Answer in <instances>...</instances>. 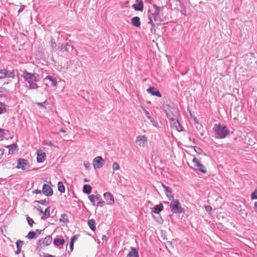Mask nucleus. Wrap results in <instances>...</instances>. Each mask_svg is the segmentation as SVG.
<instances>
[{
    "instance_id": "obj_1",
    "label": "nucleus",
    "mask_w": 257,
    "mask_h": 257,
    "mask_svg": "<svg viewBox=\"0 0 257 257\" xmlns=\"http://www.w3.org/2000/svg\"><path fill=\"white\" fill-rule=\"evenodd\" d=\"M215 137L217 139H223L229 135V131L226 125L221 123L215 124L213 127Z\"/></svg>"
},
{
    "instance_id": "obj_2",
    "label": "nucleus",
    "mask_w": 257,
    "mask_h": 257,
    "mask_svg": "<svg viewBox=\"0 0 257 257\" xmlns=\"http://www.w3.org/2000/svg\"><path fill=\"white\" fill-rule=\"evenodd\" d=\"M171 203L170 207L171 211L172 213L175 214H180L184 212V209L182 207L180 203L177 199H174L170 200Z\"/></svg>"
},
{
    "instance_id": "obj_3",
    "label": "nucleus",
    "mask_w": 257,
    "mask_h": 257,
    "mask_svg": "<svg viewBox=\"0 0 257 257\" xmlns=\"http://www.w3.org/2000/svg\"><path fill=\"white\" fill-rule=\"evenodd\" d=\"M22 77L25 81L29 83L32 81H39L40 76L38 74H33L24 70L23 72Z\"/></svg>"
},
{
    "instance_id": "obj_4",
    "label": "nucleus",
    "mask_w": 257,
    "mask_h": 257,
    "mask_svg": "<svg viewBox=\"0 0 257 257\" xmlns=\"http://www.w3.org/2000/svg\"><path fill=\"white\" fill-rule=\"evenodd\" d=\"M88 198L93 206L96 205V201L97 202V206L103 207L104 205L105 202L102 200L100 195L97 194L96 195L91 194L88 196Z\"/></svg>"
},
{
    "instance_id": "obj_5",
    "label": "nucleus",
    "mask_w": 257,
    "mask_h": 257,
    "mask_svg": "<svg viewBox=\"0 0 257 257\" xmlns=\"http://www.w3.org/2000/svg\"><path fill=\"white\" fill-rule=\"evenodd\" d=\"M159 2V0H149V3L152 5V8H150L149 12L153 16H157L160 14L161 9H163V7H158L155 3Z\"/></svg>"
},
{
    "instance_id": "obj_6",
    "label": "nucleus",
    "mask_w": 257,
    "mask_h": 257,
    "mask_svg": "<svg viewBox=\"0 0 257 257\" xmlns=\"http://www.w3.org/2000/svg\"><path fill=\"white\" fill-rule=\"evenodd\" d=\"M166 17H149V23L153 26L160 24H165L167 23L165 20Z\"/></svg>"
},
{
    "instance_id": "obj_7",
    "label": "nucleus",
    "mask_w": 257,
    "mask_h": 257,
    "mask_svg": "<svg viewBox=\"0 0 257 257\" xmlns=\"http://www.w3.org/2000/svg\"><path fill=\"white\" fill-rule=\"evenodd\" d=\"M73 49L72 46L69 45L68 43H66L65 44L63 43H59L58 45V47L57 48V51H60L62 52H66L67 53L70 52V49L72 51Z\"/></svg>"
},
{
    "instance_id": "obj_8",
    "label": "nucleus",
    "mask_w": 257,
    "mask_h": 257,
    "mask_svg": "<svg viewBox=\"0 0 257 257\" xmlns=\"http://www.w3.org/2000/svg\"><path fill=\"white\" fill-rule=\"evenodd\" d=\"M194 167H196V169L203 173L206 174L207 173V170L205 167L201 164L196 158H194L192 160Z\"/></svg>"
},
{
    "instance_id": "obj_9",
    "label": "nucleus",
    "mask_w": 257,
    "mask_h": 257,
    "mask_svg": "<svg viewBox=\"0 0 257 257\" xmlns=\"http://www.w3.org/2000/svg\"><path fill=\"white\" fill-rule=\"evenodd\" d=\"M52 241V237L50 235H48L45 238L39 240L38 242V245L40 247H43L50 244Z\"/></svg>"
},
{
    "instance_id": "obj_10",
    "label": "nucleus",
    "mask_w": 257,
    "mask_h": 257,
    "mask_svg": "<svg viewBox=\"0 0 257 257\" xmlns=\"http://www.w3.org/2000/svg\"><path fill=\"white\" fill-rule=\"evenodd\" d=\"M30 167L28 161L24 159H19L18 160V165L17 168L26 170Z\"/></svg>"
},
{
    "instance_id": "obj_11",
    "label": "nucleus",
    "mask_w": 257,
    "mask_h": 257,
    "mask_svg": "<svg viewBox=\"0 0 257 257\" xmlns=\"http://www.w3.org/2000/svg\"><path fill=\"white\" fill-rule=\"evenodd\" d=\"M104 164V161L101 156L95 157L93 161V165L94 168H101Z\"/></svg>"
},
{
    "instance_id": "obj_12",
    "label": "nucleus",
    "mask_w": 257,
    "mask_h": 257,
    "mask_svg": "<svg viewBox=\"0 0 257 257\" xmlns=\"http://www.w3.org/2000/svg\"><path fill=\"white\" fill-rule=\"evenodd\" d=\"M147 142V138L145 135L139 136L136 138V142L141 147H144Z\"/></svg>"
},
{
    "instance_id": "obj_13",
    "label": "nucleus",
    "mask_w": 257,
    "mask_h": 257,
    "mask_svg": "<svg viewBox=\"0 0 257 257\" xmlns=\"http://www.w3.org/2000/svg\"><path fill=\"white\" fill-rule=\"evenodd\" d=\"M14 77L13 71H9L6 69L0 70V79H3L6 77L14 78Z\"/></svg>"
},
{
    "instance_id": "obj_14",
    "label": "nucleus",
    "mask_w": 257,
    "mask_h": 257,
    "mask_svg": "<svg viewBox=\"0 0 257 257\" xmlns=\"http://www.w3.org/2000/svg\"><path fill=\"white\" fill-rule=\"evenodd\" d=\"M104 199L107 201L108 204L113 205L114 203L113 196L110 192H105L103 194Z\"/></svg>"
},
{
    "instance_id": "obj_15",
    "label": "nucleus",
    "mask_w": 257,
    "mask_h": 257,
    "mask_svg": "<svg viewBox=\"0 0 257 257\" xmlns=\"http://www.w3.org/2000/svg\"><path fill=\"white\" fill-rule=\"evenodd\" d=\"M170 121L171 125L172 127H174L178 132L182 131V126L178 120H176L175 118L172 119Z\"/></svg>"
},
{
    "instance_id": "obj_16",
    "label": "nucleus",
    "mask_w": 257,
    "mask_h": 257,
    "mask_svg": "<svg viewBox=\"0 0 257 257\" xmlns=\"http://www.w3.org/2000/svg\"><path fill=\"white\" fill-rule=\"evenodd\" d=\"M42 191L43 193L46 196H51L53 194V191L51 187L47 185L44 184L43 186Z\"/></svg>"
},
{
    "instance_id": "obj_17",
    "label": "nucleus",
    "mask_w": 257,
    "mask_h": 257,
    "mask_svg": "<svg viewBox=\"0 0 257 257\" xmlns=\"http://www.w3.org/2000/svg\"><path fill=\"white\" fill-rule=\"evenodd\" d=\"M162 186L164 189L166 195L169 200H172L174 198V196L172 193V189L170 187L166 186L164 184H161Z\"/></svg>"
},
{
    "instance_id": "obj_18",
    "label": "nucleus",
    "mask_w": 257,
    "mask_h": 257,
    "mask_svg": "<svg viewBox=\"0 0 257 257\" xmlns=\"http://www.w3.org/2000/svg\"><path fill=\"white\" fill-rule=\"evenodd\" d=\"M147 91L152 95L156 96L159 97H162V95L160 91L157 90L155 87H150L147 89Z\"/></svg>"
},
{
    "instance_id": "obj_19",
    "label": "nucleus",
    "mask_w": 257,
    "mask_h": 257,
    "mask_svg": "<svg viewBox=\"0 0 257 257\" xmlns=\"http://www.w3.org/2000/svg\"><path fill=\"white\" fill-rule=\"evenodd\" d=\"M46 157V155L45 153L43 152L40 150H38L37 160L38 163L43 162L45 161Z\"/></svg>"
},
{
    "instance_id": "obj_20",
    "label": "nucleus",
    "mask_w": 257,
    "mask_h": 257,
    "mask_svg": "<svg viewBox=\"0 0 257 257\" xmlns=\"http://www.w3.org/2000/svg\"><path fill=\"white\" fill-rule=\"evenodd\" d=\"M143 110L146 115V116L148 117V118L150 120V121L152 122L153 125L155 127H157L158 126V123L157 122L155 121L154 118L152 117L150 114V112L147 110L145 108L143 107Z\"/></svg>"
},
{
    "instance_id": "obj_21",
    "label": "nucleus",
    "mask_w": 257,
    "mask_h": 257,
    "mask_svg": "<svg viewBox=\"0 0 257 257\" xmlns=\"http://www.w3.org/2000/svg\"><path fill=\"white\" fill-rule=\"evenodd\" d=\"M137 4L133 5V7L136 11H143L144 5L142 1L136 0Z\"/></svg>"
},
{
    "instance_id": "obj_22",
    "label": "nucleus",
    "mask_w": 257,
    "mask_h": 257,
    "mask_svg": "<svg viewBox=\"0 0 257 257\" xmlns=\"http://www.w3.org/2000/svg\"><path fill=\"white\" fill-rule=\"evenodd\" d=\"M49 80L50 82L51 86L56 87L57 86V82L55 78L52 77L50 75L47 76L44 79V81Z\"/></svg>"
},
{
    "instance_id": "obj_23",
    "label": "nucleus",
    "mask_w": 257,
    "mask_h": 257,
    "mask_svg": "<svg viewBox=\"0 0 257 257\" xmlns=\"http://www.w3.org/2000/svg\"><path fill=\"white\" fill-rule=\"evenodd\" d=\"M131 251L127 254L126 257H139V253L138 250L133 247H131Z\"/></svg>"
},
{
    "instance_id": "obj_24",
    "label": "nucleus",
    "mask_w": 257,
    "mask_h": 257,
    "mask_svg": "<svg viewBox=\"0 0 257 257\" xmlns=\"http://www.w3.org/2000/svg\"><path fill=\"white\" fill-rule=\"evenodd\" d=\"M163 205H162V204L160 203L154 206V210H153L152 212L156 214H159L161 211L163 210Z\"/></svg>"
},
{
    "instance_id": "obj_25",
    "label": "nucleus",
    "mask_w": 257,
    "mask_h": 257,
    "mask_svg": "<svg viewBox=\"0 0 257 257\" xmlns=\"http://www.w3.org/2000/svg\"><path fill=\"white\" fill-rule=\"evenodd\" d=\"M53 242L55 246H58L60 245H63L65 243V240L63 238L56 237L54 238Z\"/></svg>"
},
{
    "instance_id": "obj_26",
    "label": "nucleus",
    "mask_w": 257,
    "mask_h": 257,
    "mask_svg": "<svg viewBox=\"0 0 257 257\" xmlns=\"http://www.w3.org/2000/svg\"><path fill=\"white\" fill-rule=\"evenodd\" d=\"M24 244V241L19 240L16 242L17 250L15 251L16 254H19L21 252V248Z\"/></svg>"
},
{
    "instance_id": "obj_27",
    "label": "nucleus",
    "mask_w": 257,
    "mask_h": 257,
    "mask_svg": "<svg viewBox=\"0 0 257 257\" xmlns=\"http://www.w3.org/2000/svg\"><path fill=\"white\" fill-rule=\"evenodd\" d=\"M131 22L132 24L137 27H139L140 26V21L139 17H133L131 20Z\"/></svg>"
},
{
    "instance_id": "obj_28",
    "label": "nucleus",
    "mask_w": 257,
    "mask_h": 257,
    "mask_svg": "<svg viewBox=\"0 0 257 257\" xmlns=\"http://www.w3.org/2000/svg\"><path fill=\"white\" fill-rule=\"evenodd\" d=\"M88 224L92 231L96 230L95 221L94 219H90L88 220Z\"/></svg>"
},
{
    "instance_id": "obj_29",
    "label": "nucleus",
    "mask_w": 257,
    "mask_h": 257,
    "mask_svg": "<svg viewBox=\"0 0 257 257\" xmlns=\"http://www.w3.org/2000/svg\"><path fill=\"white\" fill-rule=\"evenodd\" d=\"M9 148V153L10 154H13L14 151L16 150L17 145L16 144H12L7 147Z\"/></svg>"
},
{
    "instance_id": "obj_30",
    "label": "nucleus",
    "mask_w": 257,
    "mask_h": 257,
    "mask_svg": "<svg viewBox=\"0 0 257 257\" xmlns=\"http://www.w3.org/2000/svg\"><path fill=\"white\" fill-rule=\"evenodd\" d=\"M51 48L53 51H57V44L55 42V40L53 37H51Z\"/></svg>"
},
{
    "instance_id": "obj_31",
    "label": "nucleus",
    "mask_w": 257,
    "mask_h": 257,
    "mask_svg": "<svg viewBox=\"0 0 257 257\" xmlns=\"http://www.w3.org/2000/svg\"><path fill=\"white\" fill-rule=\"evenodd\" d=\"M91 187L89 185H84L83 187V191L84 193L89 194L91 193Z\"/></svg>"
},
{
    "instance_id": "obj_32",
    "label": "nucleus",
    "mask_w": 257,
    "mask_h": 257,
    "mask_svg": "<svg viewBox=\"0 0 257 257\" xmlns=\"http://www.w3.org/2000/svg\"><path fill=\"white\" fill-rule=\"evenodd\" d=\"M58 189L59 191L61 193H64L65 191V188L62 182H59L58 183Z\"/></svg>"
},
{
    "instance_id": "obj_33",
    "label": "nucleus",
    "mask_w": 257,
    "mask_h": 257,
    "mask_svg": "<svg viewBox=\"0 0 257 257\" xmlns=\"http://www.w3.org/2000/svg\"><path fill=\"white\" fill-rule=\"evenodd\" d=\"M36 236V233L35 231H30L28 235H27V237L29 239H32L35 238Z\"/></svg>"
},
{
    "instance_id": "obj_34",
    "label": "nucleus",
    "mask_w": 257,
    "mask_h": 257,
    "mask_svg": "<svg viewBox=\"0 0 257 257\" xmlns=\"http://www.w3.org/2000/svg\"><path fill=\"white\" fill-rule=\"evenodd\" d=\"M36 81H32L29 83V88L30 89H35L38 88L37 84L36 83Z\"/></svg>"
},
{
    "instance_id": "obj_35",
    "label": "nucleus",
    "mask_w": 257,
    "mask_h": 257,
    "mask_svg": "<svg viewBox=\"0 0 257 257\" xmlns=\"http://www.w3.org/2000/svg\"><path fill=\"white\" fill-rule=\"evenodd\" d=\"M36 104L39 107L46 108V106L48 104V103L47 100H45L43 102H37Z\"/></svg>"
},
{
    "instance_id": "obj_36",
    "label": "nucleus",
    "mask_w": 257,
    "mask_h": 257,
    "mask_svg": "<svg viewBox=\"0 0 257 257\" xmlns=\"http://www.w3.org/2000/svg\"><path fill=\"white\" fill-rule=\"evenodd\" d=\"M6 111V105L5 103L0 102V114Z\"/></svg>"
},
{
    "instance_id": "obj_37",
    "label": "nucleus",
    "mask_w": 257,
    "mask_h": 257,
    "mask_svg": "<svg viewBox=\"0 0 257 257\" xmlns=\"http://www.w3.org/2000/svg\"><path fill=\"white\" fill-rule=\"evenodd\" d=\"M60 221H63L65 223H67L69 221V220L67 218V216L66 214H63L61 215V217L60 218Z\"/></svg>"
},
{
    "instance_id": "obj_38",
    "label": "nucleus",
    "mask_w": 257,
    "mask_h": 257,
    "mask_svg": "<svg viewBox=\"0 0 257 257\" xmlns=\"http://www.w3.org/2000/svg\"><path fill=\"white\" fill-rule=\"evenodd\" d=\"M50 207H48L47 208H46L44 212H43V214L45 216L46 218H48L50 216Z\"/></svg>"
},
{
    "instance_id": "obj_39",
    "label": "nucleus",
    "mask_w": 257,
    "mask_h": 257,
    "mask_svg": "<svg viewBox=\"0 0 257 257\" xmlns=\"http://www.w3.org/2000/svg\"><path fill=\"white\" fill-rule=\"evenodd\" d=\"M119 168H120V167H119V165H118V164L117 162H114L112 165V170L113 171H116V170H119Z\"/></svg>"
},
{
    "instance_id": "obj_40",
    "label": "nucleus",
    "mask_w": 257,
    "mask_h": 257,
    "mask_svg": "<svg viewBox=\"0 0 257 257\" xmlns=\"http://www.w3.org/2000/svg\"><path fill=\"white\" fill-rule=\"evenodd\" d=\"M252 199H257V189L255 190L251 194Z\"/></svg>"
},
{
    "instance_id": "obj_41",
    "label": "nucleus",
    "mask_w": 257,
    "mask_h": 257,
    "mask_svg": "<svg viewBox=\"0 0 257 257\" xmlns=\"http://www.w3.org/2000/svg\"><path fill=\"white\" fill-rule=\"evenodd\" d=\"M27 220L29 225L32 227L33 223H34L33 220L29 216L27 217Z\"/></svg>"
},
{
    "instance_id": "obj_42",
    "label": "nucleus",
    "mask_w": 257,
    "mask_h": 257,
    "mask_svg": "<svg viewBox=\"0 0 257 257\" xmlns=\"http://www.w3.org/2000/svg\"><path fill=\"white\" fill-rule=\"evenodd\" d=\"M194 150L195 152L198 154H201L203 153V150L199 147H195Z\"/></svg>"
},
{
    "instance_id": "obj_43",
    "label": "nucleus",
    "mask_w": 257,
    "mask_h": 257,
    "mask_svg": "<svg viewBox=\"0 0 257 257\" xmlns=\"http://www.w3.org/2000/svg\"><path fill=\"white\" fill-rule=\"evenodd\" d=\"M5 137V130L2 128H0V140H2Z\"/></svg>"
},
{
    "instance_id": "obj_44",
    "label": "nucleus",
    "mask_w": 257,
    "mask_h": 257,
    "mask_svg": "<svg viewBox=\"0 0 257 257\" xmlns=\"http://www.w3.org/2000/svg\"><path fill=\"white\" fill-rule=\"evenodd\" d=\"M37 202L41 204L45 205H47L48 204L46 200H41L39 201H37Z\"/></svg>"
},
{
    "instance_id": "obj_45",
    "label": "nucleus",
    "mask_w": 257,
    "mask_h": 257,
    "mask_svg": "<svg viewBox=\"0 0 257 257\" xmlns=\"http://www.w3.org/2000/svg\"><path fill=\"white\" fill-rule=\"evenodd\" d=\"M83 165L84 167L86 168V169H88L89 167H90V163L88 161H85L83 162Z\"/></svg>"
},
{
    "instance_id": "obj_46",
    "label": "nucleus",
    "mask_w": 257,
    "mask_h": 257,
    "mask_svg": "<svg viewBox=\"0 0 257 257\" xmlns=\"http://www.w3.org/2000/svg\"><path fill=\"white\" fill-rule=\"evenodd\" d=\"M205 210L206 211L208 212V213H210L212 211V207L210 206H205Z\"/></svg>"
},
{
    "instance_id": "obj_47",
    "label": "nucleus",
    "mask_w": 257,
    "mask_h": 257,
    "mask_svg": "<svg viewBox=\"0 0 257 257\" xmlns=\"http://www.w3.org/2000/svg\"><path fill=\"white\" fill-rule=\"evenodd\" d=\"M166 116L170 121H171L172 119L174 118L173 117L171 116V114L169 112L166 113Z\"/></svg>"
},
{
    "instance_id": "obj_48",
    "label": "nucleus",
    "mask_w": 257,
    "mask_h": 257,
    "mask_svg": "<svg viewBox=\"0 0 257 257\" xmlns=\"http://www.w3.org/2000/svg\"><path fill=\"white\" fill-rule=\"evenodd\" d=\"M5 150L3 149H0V159L2 158V156L4 154Z\"/></svg>"
},
{
    "instance_id": "obj_49",
    "label": "nucleus",
    "mask_w": 257,
    "mask_h": 257,
    "mask_svg": "<svg viewBox=\"0 0 257 257\" xmlns=\"http://www.w3.org/2000/svg\"><path fill=\"white\" fill-rule=\"evenodd\" d=\"M77 239V237L75 235V236H73L71 238V240H70V242H72L73 243L74 242V241Z\"/></svg>"
},
{
    "instance_id": "obj_50",
    "label": "nucleus",
    "mask_w": 257,
    "mask_h": 257,
    "mask_svg": "<svg viewBox=\"0 0 257 257\" xmlns=\"http://www.w3.org/2000/svg\"><path fill=\"white\" fill-rule=\"evenodd\" d=\"M43 144L46 145H48L49 146H53L52 143L51 142H46V143L44 142Z\"/></svg>"
},
{
    "instance_id": "obj_51",
    "label": "nucleus",
    "mask_w": 257,
    "mask_h": 257,
    "mask_svg": "<svg viewBox=\"0 0 257 257\" xmlns=\"http://www.w3.org/2000/svg\"><path fill=\"white\" fill-rule=\"evenodd\" d=\"M73 246H74V243L72 242H70V248L71 251L73 250Z\"/></svg>"
},
{
    "instance_id": "obj_52",
    "label": "nucleus",
    "mask_w": 257,
    "mask_h": 257,
    "mask_svg": "<svg viewBox=\"0 0 257 257\" xmlns=\"http://www.w3.org/2000/svg\"><path fill=\"white\" fill-rule=\"evenodd\" d=\"M253 208L255 212H257V201L254 203Z\"/></svg>"
},
{
    "instance_id": "obj_53",
    "label": "nucleus",
    "mask_w": 257,
    "mask_h": 257,
    "mask_svg": "<svg viewBox=\"0 0 257 257\" xmlns=\"http://www.w3.org/2000/svg\"><path fill=\"white\" fill-rule=\"evenodd\" d=\"M37 209L38 210V211H40L41 212V213L43 214V209L42 208L40 207V206H39Z\"/></svg>"
},
{
    "instance_id": "obj_54",
    "label": "nucleus",
    "mask_w": 257,
    "mask_h": 257,
    "mask_svg": "<svg viewBox=\"0 0 257 257\" xmlns=\"http://www.w3.org/2000/svg\"><path fill=\"white\" fill-rule=\"evenodd\" d=\"M102 240L107 241V238L105 235H103L101 238Z\"/></svg>"
},
{
    "instance_id": "obj_55",
    "label": "nucleus",
    "mask_w": 257,
    "mask_h": 257,
    "mask_svg": "<svg viewBox=\"0 0 257 257\" xmlns=\"http://www.w3.org/2000/svg\"><path fill=\"white\" fill-rule=\"evenodd\" d=\"M25 7L26 6H22L21 8L18 10V13H20L21 12H22Z\"/></svg>"
},
{
    "instance_id": "obj_56",
    "label": "nucleus",
    "mask_w": 257,
    "mask_h": 257,
    "mask_svg": "<svg viewBox=\"0 0 257 257\" xmlns=\"http://www.w3.org/2000/svg\"><path fill=\"white\" fill-rule=\"evenodd\" d=\"M33 192L35 193H41V191L38 190V189H36V190H34Z\"/></svg>"
},
{
    "instance_id": "obj_57",
    "label": "nucleus",
    "mask_w": 257,
    "mask_h": 257,
    "mask_svg": "<svg viewBox=\"0 0 257 257\" xmlns=\"http://www.w3.org/2000/svg\"><path fill=\"white\" fill-rule=\"evenodd\" d=\"M36 232L38 233L39 234H41V232H42V230H40V229H36Z\"/></svg>"
},
{
    "instance_id": "obj_58",
    "label": "nucleus",
    "mask_w": 257,
    "mask_h": 257,
    "mask_svg": "<svg viewBox=\"0 0 257 257\" xmlns=\"http://www.w3.org/2000/svg\"><path fill=\"white\" fill-rule=\"evenodd\" d=\"M59 132H62V133H65V131L64 130H63V128H61Z\"/></svg>"
},
{
    "instance_id": "obj_59",
    "label": "nucleus",
    "mask_w": 257,
    "mask_h": 257,
    "mask_svg": "<svg viewBox=\"0 0 257 257\" xmlns=\"http://www.w3.org/2000/svg\"><path fill=\"white\" fill-rule=\"evenodd\" d=\"M84 181L85 182H88V180L87 179H85L84 180Z\"/></svg>"
},
{
    "instance_id": "obj_60",
    "label": "nucleus",
    "mask_w": 257,
    "mask_h": 257,
    "mask_svg": "<svg viewBox=\"0 0 257 257\" xmlns=\"http://www.w3.org/2000/svg\"><path fill=\"white\" fill-rule=\"evenodd\" d=\"M48 257H55V256L52 255H48Z\"/></svg>"
},
{
    "instance_id": "obj_61",
    "label": "nucleus",
    "mask_w": 257,
    "mask_h": 257,
    "mask_svg": "<svg viewBox=\"0 0 257 257\" xmlns=\"http://www.w3.org/2000/svg\"><path fill=\"white\" fill-rule=\"evenodd\" d=\"M166 203L169 204V203L168 202H166Z\"/></svg>"
},
{
    "instance_id": "obj_62",
    "label": "nucleus",
    "mask_w": 257,
    "mask_h": 257,
    "mask_svg": "<svg viewBox=\"0 0 257 257\" xmlns=\"http://www.w3.org/2000/svg\"><path fill=\"white\" fill-rule=\"evenodd\" d=\"M46 85L47 86H48V84L46 83Z\"/></svg>"
}]
</instances>
